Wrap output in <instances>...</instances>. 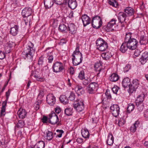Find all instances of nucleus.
Returning <instances> with one entry per match:
<instances>
[{
  "mask_svg": "<svg viewBox=\"0 0 148 148\" xmlns=\"http://www.w3.org/2000/svg\"><path fill=\"white\" fill-rule=\"evenodd\" d=\"M60 99L61 102L63 104H66L68 103L69 101L67 97L65 95H62L60 97Z\"/></svg>",
  "mask_w": 148,
  "mask_h": 148,
  "instance_id": "nucleus-29",
  "label": "nucleus"
},
{
  "mask_svg": "<svg viewBox=\"0 0 148 148\" xmlns=\"http://www.w3.org/2000/svg\"><path fill=\"white\" fill-rule=\"evenodd\" d=\"M56 101V98L53 94H49L47 96V101L51 106L53 105L55 103Z\"/></svg>",
  "mask_w": 148,
  "mask_h": 148,
  "instance_id": "nucleus-11",
  "label": "nucleus"
},
{
  "mask_svg": "<svg viewBox=\"0 0 148 148\" xmlns=\"http://www.w3.org/2000/svg\"><path fill=\"white\" fill-rule=\"evenodd\" d=\"M68 30L71 34H74L76 32L77 28L73 23H70L68 25Z\"/></svg>",
  "mask_w": 148,
  "mask_h": 148,
  "instance_id": "nucleus-16",
  "label": "nucleus"
},
{
  "mask_svg": "<svg viewBox=\"0 0 148 148\" xmlns=\"http://www.w3.org/2000/svg\"><path fill=\"white\" fill-rule=\"evenodd\" d=\"M25 125L24 122L22 120H20L18 121V122L17 123L16 126H15V129L17 128H21L24 127Z\"/></svg>",
  "mask_w": 148,
  "mask_h": 148,
  "instance_id": "nucleus-38",
  "label": "nucleus"
},
{
  "mask_svg": "<svg viewBox=\"0 0 148 148\" xmlns=\"http://www.w3.org/2000/svg\"><path fill=\"white\" fill-rule=\"evenodd\" d=\"M44 4L46 8H51L53 4V0H44Z\"/></svg>",
  "mask_w": 148,
  "mask_h": 148,
  "instance_id": "nucleus-20",
  "label": "nucleus"
},
{
  "mask_svg": "<svg viewBox=\"0 0 148 148\" xmlns=\"http://www.w3.org/2000/svg\"><path fill=\"white\" fill-rule=\"evenodd\" d=\"M144 117L146 118L148 117V110L147 109L145 111L144 113Z\"/></svg>",
  "mask_w": 148,
  "mask_h": 148,
  "instance_id": "nucleus-62",
  "label": "nucleus"
},
{
  "mask_svg": "<svg viewBox=\"0 0 148 148\" xmlns=\"http://www.w3.org/2000/svg\"><path fill=\"white\" fill-rule=\"evenodd\" d=\"M43 58L42 57H40L39 58L38 60V64L40 66H41L43 64Z\"/></svg>",
  "mask_w": 148,
  "mask_h": 148,
  "instance_id": "nucleus-56",
  "label": "nucleus"
},
{
  "mask_svg": "<svg viewBox=\"0 0 148 148\" xmlns=\"http://www.w3.org/2000/svg\"><path fill=\"white\" fill-rule=\"evenodd\" d=\"M53 67V71L56 73L60 72L64 69L62 63L59 62H56Z\"/></svg>",
  "mask_w": 148,
  "mask_h": 148,
  "instance_id": "nucleus-7",
  "label": "nucleus"
},
{
  "mask_svg": "<svg viewBox=\"0 0 148 148\" xmlns=\"http://www.w3.org/2000/svg\"><path fill=\"white\" fill-rule=\"evenodd\" d=\"M108 3L110 5L113 7H116L118 5V3L115 0H109Z\"/></svg>",
  "mask_w": 148,
  "mask_h": 148,
  "instance_id": "nucleus-45",
  "label": "nucleus"
},
{
  "mask_svg": "<svg viewBox=\"0 0 148 148\" xmlns=\"http://www.w3.org/2000/svg\"><path fill=\"white\" fill-rule=\"evenodd\" d=\"M130 85L137 88L139 85V81L137 79H134L133 80L132 83L130 84Z\"/></svg>",
  "mask_w": 148,
  "mask_h": 148,
  "instance_id": "nucleus-44",
  "label": "nucleus"
},
{
  "mask_svg": "<svg viewBox=\"0 0 148 148\" xmlns=\"http://www.w3.org/2000/svg\"><path fill=\"white\" fill-rule=\"evenodd\" d=\"M55 3L57 4L60 5L62 4H65L67 3L68 0H54Z\"/></svg>",
  "mask_w": 148,
  "mask_h": 148,
  "instance_id": "nucleus-40",
  "label": "nucleus"
},
{
  "mask_svg": "<svg viewBox=\"0 0 148 148\" xmlns=\"http://www.w3.org/2000/svg\"><path fill=\"white\" fill-rule=\"evenodd\" d=\"M129 89L128 90V92L130 94L135 93L137 88H136L134 86H132L130 84L129 86Z\"/></svg>",
  "mask_w": 148,
  "mask_h": 148,
  "instance_id": "nucleus-39",
  "label": "nucleus"
},
{
  "mask_svg": "<svg viewBox=\"0 0 148 148\" xmlns=\"http://www.w3.org/2000/svg\"><path fill=\"white\" fill-rule=\"evenodd\" d=\"M97 86V84L95 82L90 83L87 87V92L90 94L94 93L96 91V88Z\"/></svg>",
  "mask_w": 148,
  "mask_h": 148,
  "instance_id": "nucleus-10",
  "label": "nucleus"
},
{
  "mask_svg": "<svg viewBox=\"0 0 148 148\" xmlns=\"http://www.w3.org/2000/svg\"><path fill=\"white\" fill-rule=\"evenodd\" d=\"M148 60V52L146 51L142 54L141 57L140 59V61L142 64H144Z\"/></svg>",
  "mask_w": 148,
  "mask_h": 148,
  "instance_id": "nucleus-15",
  "label": "nucleus"
},
{
  "mask_svg": "<svg viewBox=\"0 0 148 148\" xmlns=\"http://www.w3.org/2000/svg\"><path fill=\"white\" fill-rule=\"evenodd\" d=\"M69 98L71 101L74 100L75 98V95L74 93L71 92Z\"/></svg>",
  "mask_w": 148,
  "mask_h": 148,
  "instance_id": "nucleus-54",
  "label": "nucleus"
},
{
  "mask_svg": "<svg viewBox=\"0 0 148 148\" xmlns=\"http://www.w3.org/2000/svg\"><path fill=\"white\" fill-rule=\"evenodd\" d=\"M127 44L126 42H125L122 43L120 49V50L122 53H124L127 50L128 47H127Z\"/></svg>",
  "mask_w": 148,
  "mask_h": 148,
  "instance_id": "nucleus-32",
  "label": "nucleus"
},
{
  "mask_svg": "<svg viewBox=\"0 0 148 148\" xmlns=\"http://www.w3.org/2000/svg\"><path fill=\"white\" fill-rule=\"evenodd\" d=\"M68 28L64 24L60 25L59 29L60 32L63 33H65L68 31Z\"/></svg>",
  "mask_w": 148,
  "mask_h": 148,
  "instance_id": "nucleus-33",
  "label": "nucleus"
},
{
  "mask_svg": "<svg viewBox=\"0 0 148 148\" xmlns=\"http://www.w3.org/2000/svg\"><path fill=\"white\" fill-rule=\"evenodd\" d=\"M56 132L59 133L58 134L57 136L59 138L61 137L62 134L64 133L63 131L62 130H57Z\"/></svg>",
  "mask_w": 148,
  "mask_h": 148,
  "instance_id": "nucleus-55",
  "label": "nucleus"
},
{
  "mask_svg": "<svg viewBox=\"0 0 148 148\" xmlns=\"http://www.w3.org/2000/svg\"><path fill=\"white\" fill-rule=\"evenodd\" d=\"M148 42V40L147 37L144 36H141L139 41V43L141 45H145Z\"/></svg>",
  "mask_w": 148,
  "mask_h": 148,
  "instance_id": "nucleus-34",
  "label": "nucleus"
},
{
  "mask_svg": "<svg viewBox=\"0 0 148 148\" xmlns=\"http://www.w3.org/2000/svg\"><path fill=\"white\" fill-rule=\"evenodd\" d=\"M119 88L117 86H114L112 89V91L114 93L116 94Z\"/></svg>",
  "mask_w": 148,
  "mask_h": 148,
  "instance_id": "nucleus-52",
  "label": "nucleus"
},
{
  "mask_svg": "<svg viewBox=\"0 0 148 148\" xmlns=\"http://www.w3.org/2000/svg\"><path fill=\"white\" fill-rule=\"evenodd\" d=\"M74 108L77 111L79 112L84 109V101L82 99H78L73 104Z\"/></svg>",
  "mask_w": 148,
  "mask_h": 148,
  "instance_id": "nucleus-2",
  "label": "nucleus"
},
{
  "mask_svg": "<svg viewBox=\"0 0 148 148\" xmlns=\"http://www.w3.org/2000/svg\"><path fill=\"white\" fill-rule=\"evenodd\" d=\"M5 57V55L4 53L1 51H0V59L3 60Z\"/></svg>",
  "mask_w": 148,
  "mask_h": 148,
  "instance_id": "nucleus-57",
  "label": "nucleus"
},
{
  "mask_svg": "<svg viewBox=\"0 0 148 148\" xmlns=\"http://www.w3.org/2000/svg\"><path fill=\"white\" fill-rule=\"evenodd\" d=\"M134 105L133 104L130 103L127 108V110L128 113H130L132 111L134 108Z\"/></svg>",
  "mask_w": 148,
  "mask_h": 148,
  "instance_id": "nucleus-42",
  "label": "nucleus"
},
{
  "mask_svg": "<svg viewBox=\"0 0 148 148\" xmlns=\"http://www.w3.org/2000/svg\"><path fill=\"white\" fill-rule=\"evenodd\" d=\"M116 20L115 19H112L107 24L106 28V30L109 32L113 30L114 29L112 28L114 25L116 24Z\"/></svg>",
  "mask_w": 148,
  "mask_h": 148,
  "instance_id": "nucleus-13",
  "label": "nucleus"
},
{
  "mask_svg": "<svg viewBox=\"0 0 148 148\" xmlns=\"http://www.w3.org/2000/svg\"><path fill=\"white\" fill-rule=\"evenodd\" d=\"M47 139L49 140H51L53 138L52 133L50 131H48L47 133Z\"/></svg>",
  "mask_w": 148,
  "mask_h": 148,
  "instance_id": "nucleus-50",
  "label": "nucleus"
},
{
  "mask_svg": "<svg viewBox=\"0 0 148 148\" xmlns=\"http://www.w3.org/2000/svg\"><path fill=\"white\" fill-rule=\"evenodd\" d=\"M132 33L130 32L127 33L126 34L125 39V42H127L129 40H130L132 38Z\"/></svg>",
  "mask_w": 148,
  "mask_h": 148,
  "instance_id": "nucleus-43",
  "label": "nucleus"
},
{
  "mask_svg": "<svg viewBox=\"0 0 148 148\" xmlns=\"http://www.w3.org/2000/svg\"><path fill=\"white\" fill-rule=\"evenodd\" d=\"M81 134L83 137L84 138H88L89 134L88 130L87 129H84L82 130Z\"/></svg>",
  "mask_w": 148,
  "mask_h": 148,
  "instance_id": "nucleus-35",
  "label": "nucleus"
},
{
  "mask_svg": "<svg viewBox=\"0 0 148 148\" xmlns=\"http://www.w3.org/2000/svg\"><path fill=\"white\" fill-rule=\"evenodd\" d=\"M24 18L23 21L24 22L25 25H30V23L31 21V17H24Z\"/></svg>",
  "mask_w": 148,
  "mask_h": 148,
  "instance_id": "nucleus-41",
  "label": "nucleus"
},
{
  "mask_svg": "<svg viewBox=\"0 0 148 148\" xmlns=\"http://www.w3.org/2000/svg\"><path fill=\"white\" fill-rule=\"evenodd\" d=\"M106 42L103 39L101 38H99L96 41V45L97 46V48H99L100 46L103 45V44L106 43Z\"/></svg>",
  "mask_w": 148,
  "mask_h": 148,
  "instance_id": "nucleus-27",
  "label": "nucleus"
},
{
  "mask_svg": "<svg viewBox=\"0 0 148 148\" xmlns=\"http://www.w3.org/2000/svg\"><path fill=\"white\" fill-rule=\"evenodd\" d=\"M126 16L127 15L125 13L122 12H119L118 15L119 22L122 23L125 21Z\"/></svg>",
  "mask_w": 148,
  "mask_h": 148,
  "instance_id": "nucleus-17",
  "label": "nucleus"
},
{
  "mask_svg": "<svg viewBox=\"0 0 148 148\" xmlns=\"http://www.w3.org/2000/svg\"><path fill=\"white\" fill-rule=\"evenodd\" d=\"M127 47L130 49L133 50L136 49L137 46L138 42L137 40L134 38L130 40L127 42Z\"/></svg>",
  "mask_w": 148,
  "mask_h": 148,
  "instance_id": "nucleus-4",
  "label": "nucleus"
},
{
  "mask_svg": "<svg viewBox=\"0 0 148 148\" xmlns=\"http://www.w3.org/2000/svg\"><path fill=\"white\" fill-rule=\"evenodd\" d=\"M125 13L127 14L128 16H130L132 15L134 13V9L130 7L126 8L124 10Z\"/></svg>",
  "mask_w": 148,
  "mask_h": 148,
  "instance_id": "nucleus-22",
  "label": "nucleus"
},
{
  "mask_svg": "<svg viewBox=\"0 0 148 148\" xmlns=\"http://www.w3.org/2000/svg\"><path fill=\"white\" fill-rule=\"evenodd\" d=\"M112 55L110 53H104L102 54L101 56L104 59L108 60L112 56Z\"/></svg>",
  "mask_w": 148,
  "mask_h": 148,
  "instance_id": "nucleus-36",
  "label": "nucleus"
},
{
  "mask_svg": "<svg viewBox=\"0 0 148 148\" xmlns=\"http://www.w3.org/2000/svg\"><path fill=\"white\" fill-rule=\"evenodd\" d=\"M91 23L93 28L98 29L101 27L102 21L99 16H97L92 18Z\"/></svg>",
  "mask_w": 148,
  "mask_h": 148,
  "instance_id": "nucleus-3",
  "label": "nucleus"
},
{
  "mask_svg": "<svg viewBox=\"0 0 148 148\" xmlns=\"http://www.w3.org/2000/svg\"><path fill=\"white\" fill-rule=\"evenodd\" d=\"M68 5L70 8L72 9H74L77 7V3L76 0H69Z\"/></svg>",
  "mask_w": 148,
  "mask_h": 148,
  "instance_id": "nucleus-18",
  "label": "nucleus"
},
{
  "mask_svg": "<svg viewBox=\"0 0 148 148\" xmlns=\"http://www.w3.org/2000/svg\"><path fill=\"white\" fill-rule=\"evenodd\" d=\"M122 84L125 88H126L128 86H129L130 84V79L128 78H125L122 81Z\"/></svg>",
  "mask_w": 148,
  "mask_h": 148,
  "instance_id": "nucleus-24",
  "label": "nucleus"
},
{
  "mask_svg": "<svg viewBox=\"0 0 148 148\" xmlns=\"http://www.w3.org/2000/svg\"><path fill=\"white\" fill-rule=\"evenodd\" d=\"M94 68L96 71L99 72L97 74H99L100 72L102 69L101 64L100 62H99L96 63L94 65Z\"/></svg>",
  "mask_w": 148,
  "mask_h": 148,
  "instance_id": "nucleus-28",
  "label": "nucleus"
},
{
  "mask_svg": "<svg viewBox=\"0 0 148 148\" xmlns=\"http://www.w3.org/2000/svg\"><path fill=\"white\" fill-rule=\"evenodd\" d=\"M125 120L123 118H120L119 120L118 121V125L119 126H123L125 123Z\"/></svg>",
  "mask_w": 148,
  "mask_h": 148,
  "instance_id": "nucleus-51",
  "label": "nucleus"
},
{
  "mask_svg": "<svg viewBox=\"0 0 148 148\" xmlns=\"http://www.w3.org/2000/svg\"><path fill=\"white\" fill-rule=\"evenodd\" d=\"M78 78L81 80L85 79V74L84 71L82 70L80 72L78 76Z\"/></svg>",
  "mask_w": 148,
  "mask_h": 148,
  "instance_id": "nucleus-49",
  "label": "nucleus"
},
{
  "mask_svg": "<svg viewBox=\"0 0 148 148\" xmlns=\"http://www.w3.org/2000/svg\"><path fill=\"white\" fill-rule=\"evenodd\" d=\"M45 147V143L43 141H39L35 145V148H44ZM30 148H34L33 147H31Z\"/></svg>",
  "mask_w": 148,
  "mask_h": 148,
  "instance_id": "nucleus-31",
  "label": "nucleus"
},
{
  "mask_svg": "<svg viewBox=\"0 0 148 148\" xmlns=\"http://www.w3.org/2000/svg\"><path fill=\"white\" fill-rule=\"evenodd\" d=\"M32 12L33 11L30 8H25L22 10V14L23 17H30Z\"/></svg>",
  "mask_w": 148,
  "mask_h": 148,
  "instance_id": "nucleus-12",
  "label": "nucleus"
},
{
  "mask_svg": "<svg viewBox=\"0 0 148 148\" xmlns=\"http://www.w3.org/2000/svg\"><path fill=\"white\" fill-rule=\"evenodd\" d=\"M53 57L52 56H49L48 58V62L49 63H51L53 60Z\"/></svg>",
  "mask_w": 148,
  "mask_h": 148,
  "instance_id": "nucleus-64",
  "label": "nucleus"
},
{
  "mask_svg": "<svg viewBox=\"0 0 148 148\" xmlns=\"http://www.w3.org/2000/svg\"><path fill=\"white\" fill-rule=\"evenodd\" d=\"M111 112L112 115L116 117L119 115L120 112V108L118 105L114 104L110 107Z\"/></svg>",
  "mask_w": 148,
  "mask_h": 148,
  "instance_id": "nucleus-6",
  "label": "nucleus"
},
{
  "mask_svg": "<svg viewBox=\"0 0 148 148\" xmlns=\"http://www.w3.org/2000/svg\"><path fill=\"white\" fill-rule=\"evenodd\" d=\"M119 79V76L116 73H113L110 76L109 79L112 82H116Z\"/></svg>",
  "mask_w": 148,
  "mask_h": 148,
  "instance_id": "nucleus-26",
  "label": "nucleus"
},
{
  "mask_svg": "<svg viewBox=\"0 0 148 148\" xmlns=\"http://www.w3.org/2000/svg\"><path fill=\"white\" fill-rule=\"evenodd\" d=\"M83 89V88L81 86H76L75 88V90L77 92L80 91V90Z\"/></svg>",
  "mask_w": 148,
  "mask_h": 148,
  "instance_id": "nucleus-61",
  "label": "nucleus"
},
{
  "mask_svg": "<svg viewBox=\"0 0 148 148\" xmlns=\"http://www.w3.org/2000/svg\"><path fill=\"white\" fill-rule=\"evenodd\" d=\"M144 94L143 93L139 95L137 98L136 103H142L144 101Z\"/></svg>",
  "mask_w": 148,
  "mask_h": 148,
  "instance_id": "nucleus-30",
  "label": "nucleus"
},
{
  "mask_svg": "<svg viewBox=\"0 0 148 148\" xmlns=\"http://www.w3.org/2000/svg\"><path fill=\"white\" fill-rule=\"evenodd\" d=\"M105 94L108 98L110 99L111 98V96L110 94L109 91L107 90L105 92Z\"/></svg>",
  "mask_w": 148,
  "mask_h": 148,
  "instance_id": "nucleus-59",
  "label": "nucleus"
},
{
  "mask_svg": "<svg viewBox=\"0 0 148 148\" xmlns=\"http://www.w3.org/2000/svg\"><path fill=\"white\" fill-rule=\"evenodd\" d=\"M55 112L57 114H59L61 111V109L59 106H57L55 108Z\"/></svg>",
  "mask_w": 148,
  "mask_h": 148,
  "instance_id": "nucleus-58",
  "label": "nucleus"
},
{
  "mask_svg": "<svg viewBox=\"0 0 148 148\" xmlns=\"http://www.w3.org/2000/svg\"><path fill=\"white\" fill-rule=\"evenodd\" d=\"M90 82V79H84L83 81V84L85 86L87 85Z\"/></svg>",
  "mask_w": 148,
  "mask_h": 148,
  "instance_id": "nucleus-53",
  "label": "nucleus"
},
{
  "mask_svg": "<svg viewBox=\"0 0 148 148\" xmlns=\"http://www.w3.org/2000/svg\"><path fill=\"white\" fill-rule=\"evenodd\" d=\"M107 47L108 45L107 43H106L105 44H103L102 46H100L97 49L101 51H105L107 49Z\"/></svg>",
  "mask_w": 148,
  "mask_h": 148,
  "instance_id": "nucleus-46",
  "label": "nucleus"
},
{
  "mask_svg": "<svg viewBox=\"0 0 148 148\" xmlns=\"http://www.w3.org/2000/svg\"><path fill=\"white\" fill-rule=\"evenodd\" d=\"M73 108H67L64 110V114L67 116L71 115L72 114Z\"/></svg>",
  "mask_w": 148,
  "mask_h": 148,
  "instance_id": "nucleus-37",
  "label": "nucleus"
},
{
  "mask_svg": "<svg viewBox=\"0 0 148 148\" xmlns=\"http://www.w3.org/2000/svg\"><path fill=\"white\" fill-rule=\"evenodd\" d=\"M82 19L83 24L84 26H86L90 23V18L86 14H84L82 17Z\"/></svg>",
  "mask_w": 148,
  "mask_h": 148,
  "instance_id": "nucleus-14",
  "label": "nucleus"
},
{
  "mask_svg": "<svg viewBox=\"0 0 148 148\" xmlns=\"http://www.w3.org/2000/svg\"><path fill=\"white\" fill-rule=\"evenodd\" d=\"M18 114L20 118L23 119L25 117L27 113L25 110L20 108L18 112Z\"/></svg>",
  "mask_w": 148,
  "mask_h": 148,
  "instance_id": "nucleus-23",
  "label": "nucleus"
},
{
  "mask_svg": "<svg viewBox=\"0 0 148 148\" xmlns=\"http://www.w3.org/2000/svg\"><path fill=\"white\" fill-rule=\"evenodd\" d=\"M32 47L29 45L24 51L25 56L29 61H32L33 60V57L35 53V50L33 48L34 45L31 43Z\"/></svg>",
  "mask_w": 148,
  "mask_h": 148,
  "instance_id": "nucleus-1",
  "label": "nucleus"
},
{
  "mask_svg": "<svg viewBox=\"0 0 148 148\" xmlns=\"http://www.w3.org/2000/svg\"><path fill=\"white\" fill-rule=\"evenodd\" d=\"M140 50H139L138 49H136L134 52V55L135 56L137 57L140 55Z\"/></svg>",
  "mask_w": 148,
  "mask_h": 148,
  "instance_id": "nucleus-60",
  "label": "nucleus"
},
{
  "mask_svg": "<svg viewBox=\"0 0 148 148\" xmlns=\"http://www.w3.org/2000/svg\"><path fill=\"white\" fill-rule=\"evenodd\" d=\"M136 105L137 106V109L138 111H139V112H142L144 108L143 104L142 103H136Z\"/></svg>",
  "mask_w": 148,
  "mask_h": 148,
  "instance_id": "nucleus-48",
  "label": "nucleus"
},
{
  "mask_svg": "<svg viewBox=\"0 0 148 148\" xmlns=\"http://www.w3.org/2000/svg\"><path fill=\"white\" fill-rule=\"evenodd\" d=\"M80 54L79 53V55ZM72 58L73 64L75 66H77L82 62V56L76 55L74 56L72 55Z\"/></svg>",
  "mask_w": 148,
  "mask_h": 148,
  "instance_id": "nucleus-8",
  "label": "nucleus"
},
{
  "mask_svg": "<svg viewBox=\"0 0 148 148\" xmlns=\"http://www.w3.org/2000/svg\"><path fill=\"white\" fill-rule=\"evenodd\" d=\"M140 124L139 122L137 121L135 122L130 127V130L131 132H134L136 131V128Z\"/></svg>",
  "mask_w": 148,
  "mask_h": 148,
  "instance_id": "nucleus-25",
  "label": "nucleus"
},
{
  "mask_svg": "<svg viewBox=\"0 0 148 148\" xmlns=\"http://www.w3.org/2000/svg\"><path fill=\"white\" fill-rule=\"evenodd\" d=\"M11 90L9 89L8 90L6 93V101H4L3 102L2 107L1 110V116H4L5 115V107L7 104V101L8 100L10 94Z\"/></svg>",
  "mask_w": 148,
  "mask_h": 148,
  "instance_id": "nucleus-5",
  "label": "nucleus"
},
{
  "mask_svg": "<svg viewBox=\"0 0 148 148\" xmlns=\"http://www.w3.org/2000/svg\"><path fill=\"white\" fill-rule=\"evenodd\" d=\"M15 45L14 43L12 42H9V43H8V47L10 48H11L13 46H14Z\"/></svg>",
  "mask_w": 148,
  "mask_h": 148,
  "instance_id": "nucleus-63",
  "label": "nucleus"
},
{
  "mask_svg": "<svg viewBox=\"0 0 148 148\" xmlns=\"http://www.w3.org/2000/svg\"><path fill=\"white\" fill-rule=\"evenodd\" d=\"M49 116V120L50 123L51 124L54 125L56 124L58 121L59 119L58 116L55 113L53 112L51 114H50Z\"/></svg>",
  "mask_w": 148,
  "mask_h": 148,
  "instance_id": "nucleus-9",
  "label": "nucleus"
},
{
  "mask_svg": "<svg viewBox=\"0 0 148 148\" xmlns=\"http://www.w3.org/2000/svg\"><path fill=\"white\" fill-rule=\"evenodd\" d=\"M79 53L80 54L79 55L82 56V54L79 51V47L78 46H77L75 51L74 52L72 55H73L74 56L79 55Z\"/></svg>",
  "mask_w": 148,
  "mask_h": 148,
  "instance_id": "nucleus-47",
  "label": "nucleus"
},
{
  "mask_svg": "<svg viewBox=\"0 0 148 148\" xmlns=\"http://www.w3.org/2000/svg\"><path fill=\"white\" fill-rule=\"evenodd\" d=\"M18 26L15 25L14 27H11L10 30V34L13 36H16L18 34Z\"/></svg>",
  "mask_w": 148,
  "mask_h": 148,
  "instance_id": "nucleus-21",
  "label": "nucleus"
},
{
  "mask_svg": "<svg viewBox=\"0 0 148 148\" xmlns=\"http://www.w3.org/2000/svg\"><path fill=\"white\" fill-rule=\"evenodd\" d=\"M114 138L111 133H109L108 136L107 143L108 145H112L114 143Z\"/></svg>",
  "mask_w": 148,
  "mask_h": 148,
  "instance_id": "nucleus-19",
  "label": "nucleus"
}]
</instances>
